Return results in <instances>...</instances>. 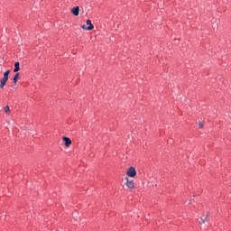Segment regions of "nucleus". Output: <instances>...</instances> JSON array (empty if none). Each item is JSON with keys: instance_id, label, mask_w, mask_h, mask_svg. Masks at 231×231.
<instances>
[{"instance_id": "f257e3e1", "label": "nucleus", "mask_w": 231, "mask_h": 231, "mask_svg": "<svg viewBox=\"0 0 231 231\" xmlns=\"http://www.w3.org/2000/svg\"><path fill=\"white\" fill-rule=\"evenodd\" d=\"M8 75H10V70H6L4 73L3 79H0V89H5V86H6V82H8Z\"/></svg>"}, {"instance_id": "f03ea898", "label": "nucleus", "mask_w": 231, "mask_h": 231, "mask_svg": "<svg viewBox=\"0 0 231 231\" xmlns=\"http://www.w3.org/2000/svg\"><path fill=\"white\" fill-rule=\"evenodd\" d=\"M126 175L129 176V178H134V176H136V170L134 167H130L126 171Z\"/></svg>"}, {"instance_id": "7ed1b4c3", "label": "nucleus", "mask_w": 231, "mask_h": 231, "mask_svg": "<svg viewBox=\"0 0 231 231\" xmlns=\"http://www.w3.org/2000/svg\"><path fill=\"white\" fill-rule=\"evenodd\" d=\"M126 180V187H128V189H130L131 190H133V189H134V183L133 182V180H129V178L125 177Z\"/></svg>"}, {"instance_id": "20e7f679", "label": "nucleus", "mask_w": 231, "mask_h": 231, "mask_svg": "<svg viewBox=\"0 0 231 231\" xmlns=\"http://www.w3.org/2000/svg\"><path fill=\"white\" fill-rule=\"evenodd\" d=\"M62 140L66 147H69V145H71V139H69V137L64 136Z\"/></svg>"}, {"instance_id": "39448f33", "label": "nucleus", "mask_w": 231, "mask_h": 231, "mask_svg": "<svg viewBox=\"0 0 231 231\" xmlns=\"http://www.w3.org/2000/svg\"><path fill=\"white\" fill-rule=\"evenodd\" d=\"M79 6L73 7L71 9V14H73V15H75V17H79Z\"/></svg>"}, {"instance_id": "423d86ee", "label": "nucleus", "mask_w": 231, "mask_h": 231, "mask_svg": "<svg viewBox=\"0 0 231 231\" xmlns=\"http://www.w3.org/2000/svg\"><path fill=\"white\" fill-rule=\"evenodd\" d=\"M86 24L88 26V32H91V30L95 28V26H93V23H91V20H87Z\"/></svg>"}, {"instance_id": "0eeeda50", "label": "nucleus", "mask_w": 231, "mask_h": 231, "mask_svg": "<svg viewBox=\"0 0 231 231\" xmlns=\"http://www.w3.org/2000/svg\"><path fill=\"white\" fill-rule=\"evenodd\" d=\"M19 66H20L19 61H16V62L14 63V73H17V71H19V69H21V68H20Z\"/></svg>"}, {"instance_id": "6e6552de", "label": "nucleus", "mask_w": 231, "mask_h": 231, "mask_svg": "<svg viewBox=\"0 0 231 231\" xmlns=\"http://www.w3.org/2000/svg\"><path fill=\"white\" fill-rule=\"evenodd\" d=\"M208 213H207L205 217H201L200 218L201 222L199 223H205L206 221H208Z\"/></svg>"}, {"instance_id": "1a4fd4ad", "label": "nucleus", "mask_w": 231, "mask_h": 231, "mask_svg": "<svg viewBox=\"0 0 231 231\" xmlns=\"http://www.w3.org/2000/svg\"><path fill=\"white\" fill-rule=\"evenodd\" d=\"M17 80H19V73H16L13 79L14 84H17Z\"/></svg>"}, {"instance_id": "9d476101", "label": "nucleus", "mask_w": 231, "mask_h": 231, "mask_svg": "<svg viewBox=\"0 0 231 231\" xmlns=\"http://www.w3.org/2000/svg\"><path fill=\"white\" fill-rule=\"evenodd\" d=\"M4 111H5V113H10V106H6L4 108Z\"/></svg>"}, {"instance_id": "9b49d317", "label": "nucleus", "mask_w": 231, "mask_h": 231, "mask_svg": "<svg viewBox=\"0 0 231 231\" xmlns=\"http://www.w3.org/2000/svg\"><path fill=\"white\" fill-rule=\"evenodd\" d=\"M204 124H203V122H199V127L200 128V129H203V127H204Z\"/></svg>"}, {"instance_id": "f8f14e48", "label": "nucleus", "mask_w": 231, "mask_h": 231, "mask_svg": "<svg viewBox=\"0 0 231 231\" xmlns=\"http://www.w3.org/2000/svg\"><path fill=\"white\" fill-rule=\"evenodd\" d=\"M82 30H88V26L86 24L81 25Z\"/></svg>"}]
</instances>
